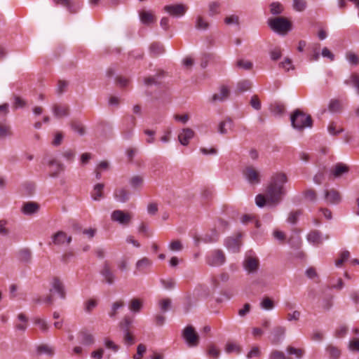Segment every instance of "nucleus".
Returning a JSON list of instances; mask_svg holds the SVG:
<instances>
[{
    "label": "nucleus",
    "instance_id": "obj_1",
    "mask_svg": "<svg viewBox=\"0 0 359 359\" xmlns=\"http://www.w3.org/2000/svg\"><path fill=\"white\" fill-rule=\"evenodd\" d=\"M287 182V175L283 172H277L271 176V181L266 188V197L259 194L255 198V203L259 208L266 204L276 206L280 203L286 194L284 184Z\"/></svg>",
    "mask_w": 359,
    "mask_h": 359
},
{
    "label": "nucleus",
    "instance_id": "obj_2",
    "mask_svg": "<svg viewBox=\"0 0 359 359\" xmlns=\"http://www.w3.org/2000/svg\"><path fill=\"white\" fill-rule=\"evenodd\" d=\"M292 127L298 130L311 127L313 121L310 115L306 114L299 109H296L290 117Z\"/></svg>",
    "mask_w": 359,
    "mask_h": 359
},
{
    "label": "nucleus",
    "instance_id": "obj_3",
    "mask_svg": "<svg viewBox=\"0 0 359 359\" xmlns=\"http://www.w3.org/2000/svg\"><path fill=\"white\" fill-rule=\"evenodd\" d=\"M270 28L279 34H286L292 28L291 22L284 17H276L268 20Z\"/></svg>",
    "mask_w": 359,
    "mask_h": 359
},
{
    "label": "nucleus",
    "instance_id": "obj_4",
    "mask_svg": "<svg viewBox=\"0 0 359 359\" xmlns=\"http://www.w3.org/2000/svg\"><path fill=\"white\" fill-rule=\"evenodd\" d=\"M226 262V256L222 250H214L205 257V262L210 266H219Z\"/></svg>",
    "mask_w": 359,
    "mask_h": 359
},
{
    "label": "nucleus",
    "instance_id": "obj_5",
    "mask_svg": "<svg viewBox=\"0 0 359 359\" xmlns=\"http://www.w3.org/2000/svg\"><path fill=\"white\" fill-rule=\"evenodd\" d=\"M182 337L190 347L196 346L198 344L199 336L191 325H188L183 330Z\"/></svg>",
    "mask_w": 359,
    "mask_h": 359
},
{
    "label": "nucleus",
    "instance_id": "obj_6",
    "mask_svg": "<svg viewBox=\"0 0 359 359\" xmlns=\"http://www.w3.org/2000/svg\"><path fill=\"white\" fill-rule=\"evenodd\" d=\"M111 219L112 221L117 222L121 225L127 226L131 221L132 214L121 210H116L112 212Z\"/></svg>",
    "mask_w": 359,
    "mask_h": 359
},
{
    "label": "nucleus",
    "instance_id": "obj_7",
    "mask_svg": "<svg viewBox=\"0 0 359 359\" xmlns=\"http://www.w3.org/2000/svg\"><path fill=\"white\" fill-rule=\"evenodd\" d=\"M243 267L249 273H256L259 267V259L250 255H247L243 261Z\"/></svg>",
    "mask_w": 359,
    "mask_h": 359
},
{
    "label": "nucleus",
    "instance_id": "obj_8",
    "mask_svg": "<svg viewBox=\"0 0 359 359\" xmlns=\"http://www.w3.org/2000/svg\"><path fill=\"white\" fill-rule=\"evenodd\" d=\"M50 292H54L58 294L60 299L66 298V290L63 282L58 277H53L50 281Z\"/></svg>",
    "mask_w": 359,
    "mask_h": 359
},
{
    "label": "nucleus",
    "instance_id": "obj_9",
    "mask_svg": "<svg viewBox=\"0 0 359 359\" xmlns=\"http://www.w3.org/2000/svg\"><path fill=\"white\" fill-rule=\"evenodd\" d=\"M100 274L104 278L105 283L109 285H113L116 280V276L111 269L109 264L104 262L100 270Z\"/></svg>",
    "mask_w": 359,
    "mask_h": 359
},
{
    "label": "nucleus",
    "instance_id": "obj_10",
    "mask_svg": "<svg viewBox=\"0 0 359 359\" xmlns=\"http://www.w3.org/2000/svg\"><path fill=\"white\" fill-rule=\"evenodd\" d=\"M245 179L251 184H257L260 182L259 172L252 166H248L243 170Z\"/></svg>",
    "mask_w": 359,
    "mask_h": 359
},
{
    "label": "nucleus",
    "instance_id": "obj_11",
    "mask_svg": "<svg viewBox=\"0 0 359 359\" xmlns=\"http://www.w3.org/2000/svg\"><path fill=\"white\" fill-rule=\"evenodd\" d=\"M325 200L328 204L337 205L341 201L340 193L334 189H326L324 191Z\"/></svg>",
    "mask_w": 359,
    "mask_h": 359
},
{
    "label": "nucleus",
    "instance_id": "obj_12",
    "mask_svg": "<svg viewBox=\"0 0 359 359\" xmlns=\"http://www.w3.org/2000/svg\"><path fill=\"white\" fill-rule=\"evenodd\" d=\"M187 10V8L183 4L167 5L164 7V11L173 17L184 15Z\"/></svg>",
    "mask_w": 359,
    "mask_h": 359
},
{
    "label": "nucleus",
    "instance_id": "obj_13",
    "mask_svg": "<svg viewBox=\"0 0 359 359\" xmlns=\"http://www.w3.org/2000/svg\"><path fill=\"white\" fill-rule=\"evenodd\" d=\"M47 164L50 168L49 176L51 177H57L59 173L65 169L63 164L54 158L49 160Z\"/></svg>",
    "mask_w": 359,
    "mask_h": 359
},
{
    "label": "nucleus",
    "instance_id": "obj_14",
    "mask_svg": "<svg viewBox=\"0 0 359 359\" xmlns=\"http://www.w3.org/2000/svg\"><path fill=\"white\" fill-rule=\"evenodd\" d=\"M72 241V236H67L62 231H59L52 236V242L54 245H61L65 243L69 244Z\"/></svg>",
    "mask_w": 359,
    "mask_h": 359
},
{
    "label": "nucleus",
    "instance_id": "obj_15",
    "mask_svg": "<svg viewBox=\"0 0 359 359\" xmlns=\"http://www.w3.org/2000/svg\"><path fill=\"white\" fill-rule=\"evenodd\" d=\"M78 339L84 346H91L95 341L93 334L86 330H83L78 333Z\"/></svg>",
    "mask_w": 359,
    "mask_h": 359
},
{
    "label": "nucleus",
    "instance_id": "obj_16",
    "mask_svg": "<svg viewBox=\"0 0 359 359\" xmlns=\"http://www.w3.org/2000/svg\"><path fill=\"white\" fill-rule=\"evenodd\" d=\"M225 245L229 250L233 252H238L241 245V236L237 235L233 238H228L225 241Z\"/></svg>",
    "mask_w": 359,
    "mask_h": 359
},
{
    "label": "nucleus",
    "instance_id": "obj_17",
    "mask_svg": "<svg viewBox=\"0 0 359 359\" xmlns=\"http://www.w3.org/2000/svg\"><path fill=\"white\" fill-rule=\"evenodd\" d=\"M234 123L230 118H226L218 124L217 131L221 135H226L229 131H233Z\"/></svg>",
    "mask_w": 359,
    "mask_h": 359
},
{
    "label": "nucleus",
    "instance_id": "obj_18",
    "mask_svg": "<svg viewBox=\"0 0 359 359\" xmlns=\"http://www.w3.org/2000/svg\"><path fill=\"white\" fill-rule=\"evenodd\" d=\"M52 111L57 118L67 116L69 115V107L65 104H54Z\"/></svg>",
    "mask_w": 359,
    "mask_h": 359
},
{
    "label": "nucleus",
    "instance_id": "obj_19",
    "mask_svg": "<svg viewBox=\"0 0 359 359\" xmlns=\"http://www.w3.org/2000/svg\"><path fill=\"white\" fill-rule=\"evenodd\" d=\"M21 210L25 215H32L38 212L39 210V205L35 202H27L23 204Z\"/></svg>",
    "mask_w": 359,
    "mask_h": 359
},
{
    "label": "nucleus",
    "instance_id": "obj_20",
    "mask_svg": "<svg viewBox=\"0 0 359 359\" xmlns=\"http://www.w3.org/2000/svg\"><path fill=\"white\" fill-rule=\"evenodd\" d=\"M348 167L341 163H337L330 169V176L334 178L340 177L343 174L348 172Z\"/></svg>",
    "mask_w": 359,
    "mask_h": 359
},
{
    "label": "nucleus",
    "instance_id": "obj_21",
    "mask_svg": "<svg viewBox=\"0 0 359 359\" xmlns=\"http://www.w3.org/2000/svg\"><path fill=\"white\" fill-rule=\"evenodd\" d=\"M194 132L191 128H184L182 131L179 134L178 139L182 145H187L189 142V140L194 137Z\"/></svg>",
    "mask_w": 359,
    "mask_h": 359
},
{
    "label": "nucleus",
    "instance_id": "obj_22",
    "mask_svg": "<svg viewBox=\"0 0 359 359\" xmlns=\"http://www.w3.org/2000/svg\"><path fill=\"white\" fill-rule=\"evenodd\" d=\"M286 329L283 326H277L273 328L271 334V342L273 344H278L282 338L284 337L285 334Z\"/></svg>",
    "mask_w": 359,
    "mask_h": 359
},
{
    "label": "nucleus",
    "instance_id": "obj_23",
    "mask_svg": "<svg viewBox=\"0 0 359 359\" xmlns=\"http://www.w3.org/2000/svg\"><path fill=\"white\" fill-rule=\"evenodd\" d=\"M229 95V90L226 86H222L218 93H215L212 97V102H223L226 100Z\"/></svg>",
    "mask_w": 359,
    "mask_h": 359
},
{
    "label": "nucleus",
    "instance_id": "obj_24",
    "mask_svg": "<svg viewBox=\"0 0 359 359\" xmlns=\"http://www.w3.org/2000/svg\"><path fill=\"white\" fill-rule=\"evenodd\" d=\"M114 197L119 202L126 203L130 198V192L124 188H119L115 190Z\"/></svg>",
    "mask_w": 359,
    "mask_h": 359
},
{
    "label": "nucleus",
    "instance_id": "obj_25",
    "mask_svg": "<svg viewBox=\"0 0 359 359\" xmlns=\"http://www.w3.org/2000/svg\"><path fill=\"white\" fill-rule=\"evenodd\" d=\"M306 238L309 243L315 245H318L323 242L320 232L316 230L311 231L307 235Z\"/></svg>",
    "mask_w": 359,
    "mask_h": 359
},
{
    "label": "nucleus",
    "instance_id": "obj_26",
    "mask_svg": "<svg viewBox=\"0 0 359 359\" xmlns=\"http://www.w3.org/2000/svg\"><path fill=\"white\" fill-rule=\"evenodd\" d=\"M104 185L102 183L95 184L91 192V196L94 201H100L104 197L103 189Z\"/></svg>",
    "mask_w": 359,
    "mask_h": 359
},
{
    "label": "nucleus",
    "instance_id": "obj_27",
    "mask_svg": "<svg viewBox=\"0 0 359 359\" xmlns=\"http://www.w3.org/2000/svg\"><path fill=\"white\" fill-rule=\"evenodd\" d=\"M140 18L143 24L149 25L155 20V16L150 11H142L140 13Z\"/></svg>",
    "mask_w": 359,
    "mask_h": 359
},
{
    "label": "nucleus",
    "instance_id": "obj_28",
    "mask_svg": "<svg viewBox=\"0 0 359 359\" xmlns=\"http://www.w3.org/2000/svg\"><path fill=\"white\" fill-rule=\"evenodd\" d=\"M129 184L132 188L135 189H139L143 186L144 178L141 175H134L130 178Z\"/></svg>",
    "mask_w": 359,
    "mask_h": 359
},
{
    "label": "nucleus",
    "instance_id": "obj_29",
    "mask_svg": "<svg viewBox=\"0 0 359 359\" xmlns=\"http://www.w3.org/2000/svg\"><path fill=\"white\" fill-rule=\"evenodd\" d=\"M343 107L340 100L333 99L331 100L329 105L328 109L332 113H339L342 111Z\"/></svg>",
    "mask_w": 359,
    "mask_h": 359
},
{
    "label": "nucleus",
    "instance_id": "obj_30",
    "mask_svg": "<svg viewBox=\"0 0 359 359\" xmlns=\"http://www.w3.org/2000/svg\"><path fill=\"white\" fill-rule=\"evenodd\" d=\"M143 302L140 299H133L129 304V309L134 313H138L140 311L142 307Z\"/></svg>",
    "mask_w": 359,
    "mask_h": 359
},
{
    "label": "nucleus",
    "instance_id": "obj_31",
    "mask_svg": "<svg viewBox=\"0 0 359 359\" xmlns=\"http://www.w3.org/2000/svg\"><path fill=\"white\" fill-rule=\"evenodd\" d=\"M326 351L330 359H339L341 355V351L333 345H328Z\"/></svg>",
    "mask_w": 359,
    "mask_h": 359
},
{
    "label": "nucleus",
    "instance_id": "obj_32",
    "mask_svg": "<svg viewBox=\"0 0 359 359\" xmlns=\"http://www.w3.org/2000/svg\"><path fill=\"white\" fill-rule=\"evenodd\" d=\"M124 306V302L122 300L116 301L111 305V309L109 313V316L111 318H115L118 312V310Z\"/></svg>",
    "mask_w": 359,
    "mask_h": 359
},
{
    "label": "nucleus",
    "instance_id": "obj_33",
    "mask_svg": "<svg viewBox=\"0 0 359 359\" xmlns=\"http://www.w3.org/2000/svg\"><path fill=\"white\" fill-rule=\"evenodd\" d=\"M151 264V262L147 257H143L136 263V268L140 271H144Z\"/></svg>",
    "mask_w": 359,
    "mask_h": 359
},
{
    "label": "nucleus",
    "instance_id": "obj_34",
    "mask_svg": "<svg viewBox=\"0 0 359 359\" xmlns=\"http://www.w3.org/2000/svg\"><path fill=\"white\" fill-rule=\"evenodd\" d=\"M18 318L21 322L15 325V328L24 332L27 327V318L24 313H20L18 316Z\"/></svg>",
    "mask_w": 359,
    "mask_h": 359
},
{
    "label": "nucleus",
    "instance_id": "obj_35",
    "mask_svg": "<svg viewBox=\"0 0 359 359\" xmlns=\"http://www.w3.org/2000/svg\"><path fill=\"white\" fill-rule=\"evenodd\" d=\"M13 135L9 125L0 123V139L10 137Z\"/></svg>",
    "mask_w": 359,
    "mask_h": 359
},
{
    "label": "nucleus",
    "instance_id": "obj_36",
    "mask_svg": "<svg viewBox=\"0 0 359 359\" xmlns=\"http://www.w3.org/2000/svg\"><path fill=\"white\" fill-rule=\"evenodd\" d=\"M225 351L227 353L235 352L238 354L241 352V347L235 343L228 342L225 346Z\"/></svg>",
    "mask_w": 359,
    "mask_h": 359
},
{
    "label": "nucleus",
    "instance_id": "obj_37",
    "mask_svg": "<svg viewBox=\"0 0 359 359\" xmlns=\"http://www.w3.org/2000/svg\"><path fill=\"white\" fill-rule=\"evenodd\" d=\"M346 85H353L359 93V75L357 74H352L349 79L344 81Z\"/></svg>",
    "mask_w": 359,
    "mask_h": 359
},
{
    "label": "nucleus",
    "instance_id": "obj_38",
    "mask_svg": "<svg viewBox=\"0 0 359 359\" xmlns=\"http://www.w3.org/2000/svg\"><path fill=\"white\" fill-rule=\"evenodd\" d=\"M150 52L154 56H157L164 52V48L160 43H154L150 46Z\"/></svg>",
    "mask_w": 359,
    "mask_h": 359
},
{
    "label": "nucleus",
    "instance_id": "obj_39",
    "mask_svg": "<svg viewBox=\"0 0 359 359\" xmlns=\"http://www.w3.org/2000/svg\"><path fill=\"white\" fill-rule=\"evenodd\" d=\"M346 59L351 65L357 66L359 65V57L352 51L346 53Z\"/></svg>",
    "mask_w": 359,
    "mask_h": 359
},
{
    "label": "nucleus",
    "instance_id": "obj_40",
    "mask_svg": "<svg viewBox=\"0 0 359 359\" xmlns=\"http://www.w3.org/2000/svg\"><path fill=\"white\" fill-rule=\"evenodd\" d=\"M328 132L332 135H337L343 132V128L336 123H330L327 128Z\"/></svg>",
    "mask_w": 359,
    "mask_h": 359
},
{
    "label": "nucleus",
    "instance_id": "obj_41",
    "mask_svg": "<svg viewBox=\"0 0 359 359\" xmlns=\"http://www.w3.org/2000/svg\"><path fill=\"white\" fill-rule=\"evenodd\" d=\"M283 11V6L278 2H273L270 5V12L273 15H278Z\"/></svg>",
    "mask_w": 359,
    "mask_h": 359
},
{
    "label": "nucleus",
    "instance_id": "obj_42",
    "mask_svg": "<svg viewBox=\"0 0 359 359\" xmlns=\"http://www.w3.org/2000/svg\"><path fill=\"white\" fill-rule=\"evenodd\" d=\"M278 66L286 72L294 69L292 60L289 57H285L283 62L279 63Z\"/></svg>",
    "mask_w": 359,
    "mask_h": 359
},
{
    "label": "nucleus",
    "instance_id": "obj_43",
    "mask_svg": "<svg viewBox=\"0 0 359 359\" xmlns=\"http://www.w3.org/2000/svg\"><path fill=\"white\" fill-rule=\"evenodd\" d=\"M53 2L57 5H61L65 7L67 10L71 13H74L75 11L72 9V0H53Z\"/></svg>",
    "mask_w": 359,
    "mask_h": 359
},
{
    "label": "nucleus",
    "instance_id": "obj_44",
    "mask_svg": "<svg viewBox=\"0 0 359 359\" xmlns=\"http://www.w3.org/2000/svg\"><path fill=\"white\" fill-rule=\"evenodd\" d=\"M350 257V252L348 250L343 251L339 256V258L335 261V265L339 267L342 264L346 261Z\"/></svg>",
    "mask_w": 359,
    "mask_h": 359
},
{
    "label": "nucleus",
    "instance_id": "obj_45",
    "mask_svg": "<svg viewBox=\"0 0 359 359\" xmlns=\"http://www.w3.org/2000/svg\"><path fill=\"white\" fill-rule=\"evenodd\" d=\"M348 332V327L345 325H339L334 332V336L337 338L344 337Z\"/></svg>",
    "mask_w": 359,
    "mask_h": 359
},
{
    "label": "nucleus",
    "instance_id": "obj_46",
    "mask_svg": "<svg viewBox=\"0 0 359 359\" xmlns=\"http://www.w3.org/2000/svg\"><path fill=\"white\" fill-rule=\"evenodd\" d=\"M168 248L171 251H181L183 249V245L180 240H175L170 242Z\"/></svg>",
    "mask_w": 359,
    "mask_h": 359
},
{
    "label": "nucleus",
    "instance_id": "obj_47",
    "mask_svg": "<svg viewBox=\"0 0 359 359\" xmlns=\"http://www.w3.org/2000/svg\"><path fill=\"white\" fill-rule=\"evenodd\" d=\"M219 3L218 1H212L209 4V15L212 16L219 13Z\"/></svg>",
    "mask_w": 359,
    "mask_h": 359
},
{
    "label": "nucleus",
    "instance_id": "obj_48",
    "mask_svg": "<svg viewBox=\"0 0 359 359\" xmlns=\"http://www.w3.org/2000/svg\"><path fill=\"white\" fill-rule=\"evenodd\" d=\"M304 195L306 199L310 201H316L317 198V194L313 189H308L304 192Z\"/></svg>",
    "mask_w": 359,
    "mask_h": 359
},
{
    "label": "nucleus",
    "instance_id": "obj_49",
    "mask_svg": "<svg viewBox=\"0 0 359 359\" xmlns=\"http://www.w3.org/2000/svg\"><path fill=\"white\" fill-rule=\"evenodd\" d=\"M287 351L289 354L294 355L298 358H301L304 353V351L303 349L296 348L292 346H288Z\"/></svg>",
    "mask_w": 359,
    "mask_h": 359
},
{
    "label": "nucleus",
    "instance_id": "obj_50",
    "mask_svg": "<svg viewBox=\"0 0 359 359\" xmlns=\"http://www.w3.org/2000/svg\"><path fill=\"white\" fill-rule=\"evenodd\" d=\"M34 324H36V325L39 326V327L41 330V331H43V332H48V329H49V326L47 323V322L43 320V319H41V318H36L34 320Z\"/></svg>",
    "mask_w": 359,
    "mask_h": 359
},
{
    "label": "nucleus",
    "instance_id": "obj_51",
    "mask_svg": "<svg viewBox=\"0 0 359 359\" xmlns=\"http://www.w3.org/2000/svg\"><path fill=\"white\" fill-rule=\"evenodd\" d=\"M261 307L266 310H271L274 307L273 302L269 297H265L261 302Z\"/></svg>",
    "mask_w": 359,
    "mask_h": 359
},
{
    "label": "nucleus",
    "instance_id": "obj_52",
    "mask_svg": "<svg viewBox=\"0 0 359 359\" xmlns=\"http://www.w3.org/2000/svg\"><path fill=\"white\" fill-rule=\"evenodd\" d=\"M270 57L272 60L276 61L278 59H280L282 56V50L280 48L276 47L275 48L272 49L270 53Z\"/></svg>",
    "mask_w": 359,
    "mask_h": 359
},
{
    "label": "nucleus",
    "instance_id": "obj_53",
    "mask_svg": "<svg viewBox=\"0 0 359 359\" xmlns=\"http://www.w3.org/2000/svg\"><path fill=\"white\" fill-rule=\"evenodd\" d=\"M161 283L167 290H172L175 286V281L173 278L162 279L161 280Z\"/></svg>",
    "mask_w": 359,
    "mask_h": 359
},
{
    "label": "nucleus",
    "instance_id": "obj_54",
    "mask_svg": "<svg viewBox=\"0 0 359 359\" xmlns=\"http://www.w3.org/2000/svg\"><path fill=\"white\" fill-rule=\"evenodd\" d=\"M306 3L305 0H293V7L297 11H302L305 9Z\"/></svg>",
    "mask_w": 359,
    "mask_h": 359
},
{
    "label": "nucleus",
    "instance_id": "obj_55",
    "mask_svg": "<svg viewBox=\"0 0 359 359\" xmlns=\"http://www.w3.org/2000/svg\"><path fill=\"white\" fill-rule=\"evenodd\" d=\"M208 355L210 358L216 359L219 355V351L213 345H211L208 348Z\"/></svg>",
    "mask_w": 359,
    "mask_h": 359
},
{
    "label": "nucleus",
    "instance_id": "obj_56",
    "mask_svg": "<svg viewBox=\"0 0 359 359\" xmlns=\"http://www.w3.org/2000/svg\"><path fill=\"white\" fill-rule=\"evenodd\" d=\"M71 127L73 130L77 132L81 135H83L85 133L84 128L79 123L72 121L71 123Z\"/></svg>",
    "mask_w": 359,
    "mask_h": 359
},
{
    "label": "nucleus",
    "instance_id": "obj_57",
    "mask_svg": "<svg viewBox=\"0 0 359 359\" xmlns=\"http://www.w3.org/2000/svg\"><path fill=\"white\" fill-rule=\"evenodd\" d=\"M159 306L162 311L165 312L167 311L170 306H171V301L170 299H163L160 301Z\"/></svg>",
    "mask_w": 359,
    "mask_h": 359
},
{
    "label": "nucleus",
    "instance_id": "obj_58",
    "mask_svg": "<svg viewBox=\"0 0 359 359\" xmlns=\"http://www.w3.org/2000/svg\"><path fill=\"white\" fill-rule=\"evenodd\" d=\"M300 210L291 212L287 217V222L291 224H295L298 219L299 216L301 215Z\"/></svg>",
    "mask_w": 359,
    "mask_h": 359
},
{
    "label": "nucleus",
    "instance_id": "obj_59",
    "mask_svg": "<svg viewBox=\"0 0 359 359\" xmlns=\"http://www.w3.org/2000/svg\"><path fill=\"white\" fill-rule=\"evenodd\" d=\"M237 86L240 91H246L250 88L251 83L250 81L245 80V81H240L238 83Z\"/></svg>",
    "mask_w": 359,
    "mask_h": 359
},
{
    "label": "nucleus",
    "instance_id": "obj_60",
    "mask_svg": "<svg viewBox=\"0 0 359 359\" xmlns=\"http://www.w3.org/2000/svg\"><path fill=\"white\" fill-rule=\"evenodd\" d=\"M146 349V346L144 344H139L137 348V353L133 356V359H141Z\"/></svg>",
    "mask_w": 359,
    "mask_h": 359
},
{
    "label": "nucleus",
    "instance_id": "obj_61",
    "mask_svg": "<svg viewBox=\"0 0 359 359\" xmlns=\"http://www.w3.org/2000/svg\"><path fill=\"white\" fill-rule=\"evenodd\" d=\"M104 345H105V347L108 349H111L114 352H117L118 351V346L115 344L114 343V341H112L111 340L109 339H104Z\"/></svg>",
    "mask_w": 359,
    "mask_h": 359
},
{
    "label": "nucleus",
    "instance_id": "obj_62",
    "mask_svg": "<svg viewBox=\"0 0 359 359\" xmlns=\"http://www.w3.org/2000/svg\"><path fill=\"white\" fill-rule=\"evenodd\" d=\"M269 359H290L286 357L284 353L279 351H273L271 352Z\"/></svg>",
    "mask_w": 359,
    "mask_h": 359
},
{
    "label": "nucleus",
    "instance_id": "obj_63",
    "mask_svg": "<svg viewBox=\"0 0 359 359\" xmlns=\"http://www.w3.org/2000/svg\"><path fill=\"white\" fill-rule=\"evenodd\" d=\"M237 66L244 69H250L252 67V63L248 60H240L237 62Z\"/></svg>",
    "mask_w": 359,
    "mask_h": 359
},
{
    "label": "nucleus",
    "instance_id": "obj_64",
    "mask_svg": "<svg viewBox=\"0 0 359 359\" xmlns=\"http://www.w3.org/2000/svg\"><path fill=\"white\" fill-rule=\"evenodd\" d=\"M196 27L198 29H206L208 27V23L205 22L202 17L197 18Z\"/></svg>",
    "mask_w": 359,
    "mask_h": 359
}]
</instances>
